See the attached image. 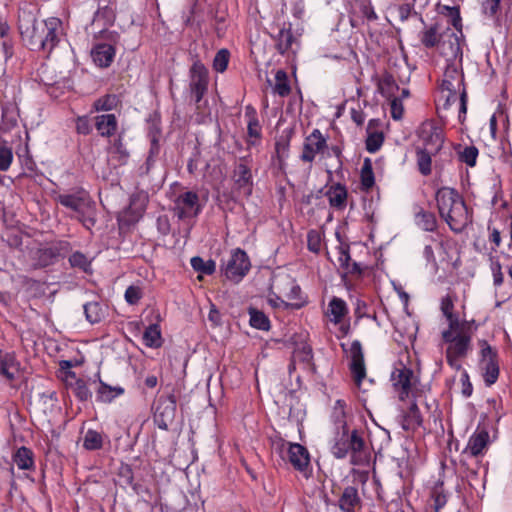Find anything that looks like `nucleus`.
<instances>
[{
	"label": "nucleus",
	"instance_id": "obj_1",
	"mask_svg": "<svg viewBox=\"0 0 512 512\" xmlns=\"http://www.w3.org/2000/svg\"><path fill=\"white\" fill-rule=\"evenodd\" d=\"M17 28L24 46L33 52L43 53L47 58L64 35L63 23L59 18L49 17L38 21L37 10L29 3L19 7Z\"/></svg>",
	"mask_w": 512,
	"mask_h": 512
},
{
	"label": "nucleus",
	"instance_id": "obj_2",
	"mask_svg": "<svg viewBox=\"0 0 512 512\" xmlns=\"http://www.w3.org/2000/svg\"><path fill=\"white\" fill-rule=\"evenodd\" d=\"M440 96L437 105L448 109L453 103L459 101L458 119L464 123L467 114L468 94L464 82V73L461 61H448L440 84Z\"/></svg>",
	"mask_w": 512,
	"mask_h": 512
},
{
	"label": "nucleus",
	"instance_id": "obj_3",
	"mask_svg": "<svg viewBox=\"0 0 512 512\" xmlns=\"http://www.w3.org/2000/svg\"><path fill=\"white\" fill-rule=\"evenodd\" d=\"M435 200L440 217L455 233H461L471 222L468 208L459 192L450 187L436 191Z\"/></svg>",
	"mask_w": 512,
	"mask_h": 512
},
{
	"label": "nucleus",
	"instance_id": "obj_4",
	"mask_svg": "<svg viewBox=\"0 0 512 512\" xmlns=\"http://www.w3.org/2000/svg\"><path fill=\"white\" fill-rule=\"evenodd\" d=\"M341 430H338L331 444V453L336 459H345L350 456V463L355 466L364 465L369 460V449L362 433L353 429L349 431L346 421H340Z\"/></svg>",
	"mask_w": 512,
	"mask_h": 512
},
{
	"label": "nucleus",
	"instance_id": "obj_5",
	"mask_svg": "<svg viewBox=\"0 0 512 512\" xmlns=\"http://www.w3.org/2000/svg\"><path fill=\"white\" fill-rule=\"evenodd\" d=\"M474 323V320H463L462 324L453 328L447 327L442 331V340L447 344L446 361L452 369L462 370L460 360L466 358L472 351V326Z\"/></svg>",
	"mask_w": 512,
	"mask_h": 512
},
{
	"label": "nucleus",
	"instance_id": "obj_6",
	"mask_svg": "<svg viewBox=\"0 0 512 512\" xmlns=\"http://www.w3.org/2000/svg\"><path fill=\"white\" fill-rule=\"evenodd\" d=\"M420 144L417 146L425 151L439 154L445 141L443 128L433 120H427L421 124L418 130Z\"/></svg>",
	"mask_w": 512,
	"mask_h": 512
},
{
	"label": "nucleus",
	"instance_id": "obj_7",
	"mask_svg": "<svg viewBox=\"0 0 512 512\" xmlns=\"http://www.w3.org/2000/svg\"><path fill=\"white\" fill-rule=\"evenodd\" d=\"M479 345L483 380L485 385L490 387L497 382L500 374L498 352L486 340L479 341Z\"/></svg>",
	"mask_w": 512,
	"mask_h": 512
},
{
	"label": "nucleus",
	"instance_id": "obj_8",
	"mask_svg": "<svg viewBox=\"0 0 512 512\" xmlns=\"http://www.w3.org/2000/svg\"><path fill=\"white\" fill-rule=\"evenodd\" d=\"M274 287L291 301L289 302L290 309L298 310L308 304L307 296L293 277L285 275L276 279Z\"/></svg>",
	"mask_w": 512,
	"mask_h": 512
},
{
	"label": "nucleus",
	"instance_id": "obj_9",
	"mask_svg": "<svg viewBox=\"0 0 512 512\" xmlns=\"http://www.w3.org/2000/svg\"><path fill=\"white\" fill-rule=\"evenodd\" d=\"M189 79L190 92L194 97L197 108H199V103L206 94L209 84L208 69L200 60L194 61L191 65L189 70Z\"/></svg>",
	"mask_w": 512,
	"mask_h": 512
},
{
	"label": "nucleus",
	"instance_id": "obj_10",
	"mask_svg": "<svg viewBox=\"0 0 512 512\" xmlns=\"http://www.w3.org/2000/svg\"><path fill=\"white\" fill-rule=\"evenodd\" d=\"M173 203L174 215L179 220L197 217L202 211L199 195L195 191L180 193L176 196Z\"/></svg>",
	"mask_w": 512,
	"mask_h": 512
},
{
	"label": "nucleus",
	"instance_id": "obj_11",
	"mask_svg": "<svg viewBox=\"0 0 512 512\" xmlns=\"http://www.w3.org/2000/svg\"><path fill=\"white\" fill-rule=\"evenodd\" d=\"M340 346L343 352L349 353L351 359L349 370L355 385L360 388L367 375L362 344L359 340H354L349 349H347L345 343H341Z\"/></svg>",
	"mask_w": 512,
	"mask_h": 512
},
{
	"label": "nucleus",
	"instance_id": "obj_12",
	"mask_svg": "<svg viewBox=\"0 0 512 512\" xmlns=\"http://www.w3.org/2000/svg\"><path fill=\"white\" fill-rule=\"evenodd\" d=\"M176 397L170 394L166 397H160L155 405L153 419L157 427L161 430H168L176 414Z\"/></svg>",
	"mask_w": 512,
	"mask_h": 512
},
{
	"label": "nucleus",
	"instance_id": "obj_13",
	"mask_svg": "<svg viewBox=\"0 0 512 512\" xmlns=\"http://www.w3.org/2000/svg\"><path fill=\"white\" fill-rule=\"evenodd\" d=\"M250 267L251 263L247 253L237 248L232 252L226 264L224 274L227 279L239 282L249 272Z\"/></svg>",
	"mask_w": 512,
	"mask_h": 512
},
{
	"label": "nucleus",
	"instance_id": "obj_14",
	"mask_svg": "<svg viewBox=\"0 0 512 512\" xmlns=\"http://www.w3.org/2000/svg\"><path fill=\"white\" fill-rule=\"evenodd\" d=\"M328 148L327 139L319 129H314L303 142L300 160L304 163L314 162L317 154H324Z\"/></svg>",
	"mask_w": 512,
	"mask_h": 512
},
{
	"label": "nucleus",
	"instance_id": "obj_15",
	"mask_svg": "<svg viewBox=\"0 0 512 512\" xmlns=\"http://www.w3.org/2000/svg\"><path fill=\"white\" fill-rule=\"evenodd\" d=\"M461 38L451 28H446L442 32V39L439 46V52L448 61L462 62V48L460 44Z\"/></svg>",
	"mask_w": 512,
	"mask_h": 512
},
{
	"label": "nucleus",
	"instance_id": "obj_16",
	"mask_svg": "<svg viewBox=\"0 0 512 512\" xmlns=\"http://www.w3.org/2000/svg\"><path fill=\"white\" fill-rule=\"evenodd\" d=\"M54 199L57 203L74 211L77 216L84 210H91L93 206L89 194L84 190H79L73 194H58Z\"/></svg>",
	"mask_w": 512,
	"mask_h": 512
},
{
	"label": "nucleus",
	"instance_id": "obj_17",
	"mask_svg": "<svg viewBox=\"0 0 512 512\" xmlns=\"http://www.w3.org/2000/svg\"><path fill=\"white\" fill-rule=\"evenodd\" d=\"M413 378V370L406 367L403 363H399V366L394 368L391 374V381L395 389L398 391L399 399L401 401H404L409 397Z\"/></svg>",
	"mask_w": 512,
	"mask_h": 512
},
{
	"label": "nucleus",
	"instance_id": "obj_18",
	"mask_svg": "<svg viewBox=\"0 0 512 512\" xmlns=\"http://www.w3.org/2000/svg\"><path fill=\"white\" fill-rule=\"evenodd\" d=\"M293 468L304 476H308L311 471L310 454L306 447L299 443H293L288 446L286 460Z\"/></svg>",
	"mask_w": 512,
	"mask_h": 512
},
{
	"label": "nucleus",
	"instance_id": "obj_19",
	"mask_svg": "<svg viewBox=\"0 0 512 512\" xmlns=\"http://www.w3.org/2000/svg\"><path fill=\"white\" fill-rule=\"evenodd\" d=\"M69 247L68 242H59L57 244L39 248L33 257L34 268H45L55 264L61 256V252Z\"/></svg>",
	"mask_w": 512,
	"mask_h": 512
},
{
	"label": "nucleus",
	"instance_id": "obj_20",
	"mask_svg": "<svg viewBox=\"0 0 512 512\" xmlns=\"http://www.w3.org/2000/svg\"><path fill=\"white\" fill-rule=\"evenodd\" d=\"M394 88L398 89V86L391 76L385 77L379 85L381 94L388 99H391L390 110L392 118L394 120H400L403 116L404 108L400 99L392 97Z\"/></svg>",
	"mask_w": 512,
	"mask_h": 512
},
{
	"label": "nucleus",
	"instance_id": "obj_21",
	"mask_svg": "<svg viewBox=\"0 0 512 512\" xmlns=\"http://www.w3.org/2000/svg\"><path fill=\"white\" fill-rule=\"evenodd\" d=\"M363 506L362 499L356 486H346L338 498V507L341 512H356Z\"/></svg>",
	"mask_w": 512,
	"mask_h": 512
},
{
	"label": "nucleus",
	"instance_id": "obj_22",
	"mask_svg": "<svg viewBox=\"0 0 512 512\" xmlns=\"http://www.w3.org/2000/svg\"><path fill=\"white\" fill-rule=\"evenodd\" d=\"M245 118L247 119V140L249 147L256 146L262 138V127L258 120L256 109L252 105L245 107Z\"/></svg>",
	"mask_w": 512,
	"mask_h": 512
},
{
	"label": "nucleus",
	"instance_id": "obj_23",
	"mask_svg": "<svg viewBox=\"0 0 512 512\" xmlns=\"http://www.w3.org/2000/svg\"><path fill=\"white\" fill-rule=\"evenodd\" d=\"M234 183L239 190H243L246 195H251L253 186V177L250 167L245 158H241L233 172Z\"/></svg>",
	"mask_w": 512,
	"mask_h": 512
},
{
	"label": "nucleus",
	"instance_id": "obj_24",
	"mask_svg": "<svg viewBox=\"0 0 512 512\" xmlns=\"http://www.w3.org/2000/svg\"><path fill=\"white\" fill-rule=\"evenodd\" d=\"M489 443V433L486 430L474 432L468 440L462 455L479 457L485 453Z\"/></svg>",
	"mask_w": 512,
	"mask_h": 512
},
{
	"label": "nucleus",
	"instance_id": "obj_25",
	"mask_svg": "<svg viewBox=\"0 0 512 512\" xmlns=\"http://www.w3.org/2000/svg\"><path fill=\"white\" fill-rule=\"evenodd\" d=\"M325 196L328 199L331 208L337 211H343L347 206L348 191L344 184L333 183L328 186Z\"/></svg>",
	"mask_w": 512,
	"mask_h": 512
},
{
	"label": "nucleus",
	"instance_id": "obj_26",
	"mask_svg": "<svg viewBox=\"0 0 512 512\" xmlns=\"http://www.w3.org/2000/svg\"><path fill=\"white\" fill-rule=\"evenodd\" d=\"M115 55V47L108 43H98L91 51L94 63L101 68L109 67L114 61Z\"/></svg>",
	"mask_w": 512,
	"mask_h": 512
},
{
	"label": "nucleus",
	"instance_id": "obj_27",
	"mask_svg": "<svg viewBox=\"0 0 512 512\" xmlns=\"http://www.w3.org/2000/svg\"><path fill=\"white\" fill-rule=\"evenodd\" d=\"M349 314V308L347 303L339 297L333 296L327 307V311L325 315L329 318V320L337 325L341 323Z\"/></svg>",
	"mask_w": 512,
	"mask_h": 512
},
{
	"label": "nucleus",
	"instance_id": "obj_28",
	"mask_svg": "<svg viewBox=\"0 0 512 512\" xmlns=\"http://www.w3.org/2000/svg\"><path fill=\"white\" fill-rule=\"evenodd\" d=\"M95 128L101 137L110 138L118 129V121L114 114H101L95 117Z\"/></svg>",
	"mask_w": 512,
	"mask_h": 512
},
{
	"label": "nucleus",
	"instance_id": "obj_29",
	"mask_svg": "<svg viewBox=\"0 0 512 512\" xmlns=\"http://www.w3.org/2000/svg\"><path fill=\"white\" fill-rule=\"evenodd\" d=\"M20 364L15 356L9 353L1 356L0 358V375L7 381L12 382L19 377Z\"/></svg>",
	"mask_w": 512,
	"mask_h": 512
},
{
	"label": "nucleus",
	"instance_id": "obj_30",
	"mask_svg": "<svg viewBox=\"0 0 512 512\" xmlns=\"http://www.w3.org/2000/svg\"><path fill=\"white\" fill-rule=\"evenodd\" d=\"M441 39L442 32H439L437 24L426 27L419 33V40L426 49H439Z\"/></svg>",
	"mask_w": 512,
	"mask_h": 512
},
{
	"label": "nucleus",
	"instance_id": "obj_31",
	"mask_svg": "<svg viewBox=\"0 0 512 512\" xmlns=\"http://www.w3.org/2000/svg\"><path fill=\"white\" fill-rule=\"evenodd\" d=\"M296 43V38L294 37L290 28H282L280 29L277 38H276V49L281 55H285L288 52L296 53V50L293 48V45Z\"/></svg>",
	"mask_w": 512,
	"mask_h": 512
},
{
	"label": "nucleus",
	"instance_id": "obj_32",
	"mask_svg": "<svg viewBox=\"0 0 512 512\" xmlns=\"http://www.w3.org/2000/svg\"><path fill=\"white\" fill-rule=\"evenodd\" d=\"M456 296L447 294L441 299L440 309L442 314L448 321V327L453 328L456 325L462 324L463 320H460L459 315L454 313V300Z\"/></svg>",
	"mask_w": 512,
	"mask_h": 512
},
{
	"label": "nucleus",
	"instance_id": "obj_33",
	"mask_svg": "<svg viewBox=\"0 0 512 512\" xmlns=\"http://www.w3.org/2000/svg\"><path fill=\"white\" fill-rule=\"evenodd\" d=\"M12 458L20 470H31L35 467L34 453L26 446L18 448Z\"/></svg>",
	"mask_w": 512,
	"mask_h": 512
},
{
	"label": "nucleus",
	"instance_id": "obj_34",
	"mask_svg": "<svg viewBox=\"0 0 512 512\" xmlns=\"http://www.w3.org/2000/svg\"><path fill=\"white\" fill-rule=\"evenodd\" d=\"M415 223L424 231L433 232L437 228V219L433 212L418 207L415 212Z\"/></svg>",
	"mask_w": 512,
	"mask_h": 512
},
{
	"label": "nucleus",
	"instance_id": "obj_35",
	"mask_svg": "<svg viewBox=\"0 0 512 512\" xmlns=\"http://www.w3.org/2000/svg\"><path fill=\"white\" fill-rule=\"evenodd\" d=\"M121 104L120 97L116 94L107 93L98 99H96L92 104V111L94 112H108L114 109Z\"/></svg>",
	"mask_w": 512,
	"mask_h": 512
},
{
	"label": "nucleus",
	"instance_id": "obj_36",
	"mask_svg": "<svg viewBox=\"0 0 512 512\" xmlns=\"http://www.w3.org/2000/svg\"><path fill=\"white\" fill-rule=\"evenodd\" d=\"M122 394H124V388L120 386H110L99 378L97 401L110 403Z\"/></svg>",
	"mask_w": 512,
	"mask_h": 512
},
{
	"label": "nucleus",
	"instance_id": "obj_37",
	"mask_svg": "<svg viewBox=\"0 0 512 512\" xmlns=\"http://www.w3.org/2000/svg\"><path fill=\"white\" fill-rule=\"evenodd\" d=\"M415 154L419 173L423 176H429L432 173V158L438 154L418 147H416Z\"/></svg>",
	"mask_w": 512,
	"mask_h": 512
},
{
	"label": "nucleus",
	"instance_id": "obj_38",
	"mask_svg": "<svg viewBox=\"0 0 512 512\" xmlns=\"http://www.w3.org/2000/svg\"><path fill=\"white\" fill-rule=\"evenodd\" d=\"M107 436L94 429H88L83 437L82 446L87 451L100 450Z\"/></svg>",
	"mask_w": 512,
	"mask_h": 512
},
{
	"label": "nucleus",
	"instance_id": "obj_39",
	"mask_svg": "<svg viewBox=\"0 0 512 512\" xmlns=\"http://www.w3.org/2000/svg\"><path fill=\"white\" fill-rule=\"evenodd\" d=\"M377 123H378V120H376V119H371L368 123V136L366 138L365 145H366V150L369 153H376L382 147V145L384 143V135L382 132H379V131L370 132V129L374 125H377Z\"/></svg>",
	"mask_w": 512,
	"mask_h": 512
},
{
	"label": "nucleus",
	"instance_id": "obj_40",
	"mask_svg": "<svg viewBox=\"0 0 512 512\" xmlns=\"http://www.w3.org/2000/svg\"><path fill=\"white\" fill-rule=\"evenodd\" d=\"M248 314L250 316L249 324L251 327L262 331L270 330L271 322L264 312L254 307H249Z\"/></svg>",
	"mask_w": 512,
	"mask_h": 512
},
{
	"label": "nucleus",
	"instance_id": "obj_41",
	"mask_svg": "<svg viewBox=\"0 0 512 512\" xmlns=\"http://www.w3.org/2000/svg\"><path fill=\"white\" fill-rule=\"evenodd\" d=\"M361 190L368 192L375 185V177L372 162L369 158H365L360 171Z\"/></svg>",
	"mask_w": 512,
	"mask_h": 512
},
{
	"label": "nucleus",
	"instance_id": "obj_42",
	"mask_svg": "<svg viewBox=\"0 0 512 512\" xmlns=\"http://www.w3.org/2000/svg\"><path fill=\"white\" fill-rule=\"evenodd\" d=\"M143 343L149 348H159L162 345L161 330L158 324H151L145 329Z\"/></svg>",
	"mask_w": 512,
	"mask_h": 512
},
{
	"label": "nucleus",
	"instance_id": "obj_43",
	"mask_svg": "<svg viewBox=\"0 0 512 512\" xmlns=\"http://www.w3.org/2000/svg\"><path fill=\"white\" fill-rule=\"evenodd\" d=\"M68 262L74 269H78L84 273H92V260L80 251L73 252L69 256Z\"/></svg>",
	"mask_w": 512,
	"mask_h": 512
},
{
	"label": "nucleus",
	"instance_id": "obj_44",
	"mask_svg": "<svg viewBox=\"0 0 512 512\" xmlns=\"http://www.w3.org/2000/svg\"><path fill=\"white\" fill-rule=\"evenodd\" d=\"M83 309L86 320L90 324H97L104 318L105 311L99 302H88L83 305Z\"/></svg>",
	"mask_w": 512,
	"mask_h": 512
},
{
	"label": "nucleus",
	"instance_id": "obj_45",
	"mask_svg": "<svg viewBox=\"0 0 512 512\" xmlns=\"http://www.w3.org/2000/svg\"><path fill=\"white\" fill-rule=\"evenodd\" d=\"M273 91L280 97H287L290 94L291 87L286 71L280 69L276 72Z\"/></svg>",
	"mask_w": 512,
	"mask_h": 512
},
{
	"label": "nucleus",
	"instance_id": "obj_46",
	"mask_svg": "<svg viewBox=\"0 0 512 512\" xmlns=\"http://www.w3.org/2000/svg\"><path fill=\"white\" fill-rule=\"evenodd\" d=\"M434 512H440L448 501V494L445 492L443 483L436 484L431 492Z\"/></svg>",
	"mask_w": 512,
	"mask_h": 512
},
{
	"label": "nucleus",
	"instance_id": "obj_47",
	"mask_svg": "<svg viewBox=\"0 0 512 512\" xmlns=\"http://www.w3.org/2000/svg\"><path fill=\"white\" fill-rule=\"evenodd\" d=\"M191 267L199 273L212 275L216 270V263L213 260L204 261L200 256H194L190 260Z\"/></svg>",
	"mask_w": 512,
	"mask_h": 512
},
{
	"label": "nucleus",
	"instance_id": "obj_48",
	"mask_svg": "<svg viewBox=\"0 0 512 512\" xmlns=\"http://www.w3.org/2000/svg\"><path fill=\"white\" fill-rule=\"evenodd\" d=\"M160 153V143H156V140L153 143H150V149L148 156L144 165L140 168L142 175H148L150 170L153 168L156 159Z\"/></svg>",
	"mask_w": 512,
	"mask_h": 512
},
{
	"label": "nucleus",
	"instance_id": "obj_49",
	"mask_svg": "<svg viewBox=\"0 0 512 512\" xmlns=\"http://www.w3.org/2000/svg\"><path fill=\"white\" fill-rule=\"evenodd\" d=\"M490 270L493 277V285L497 288L504 283V274L502 272V264L498 257L490 255Z\"/></svg>",
	"mask_w": 512,
	"mask_h": 512
},
{
	"label": "nucleus",
	"instance_id": "obj_50",
	"mask_svg": "<svg viewBox=\"0 0 512 512\" xmlns=\"http://www.w3.org/2000/svg\"><path fill=\"white\" fill-rule=\"evenodd\" d=\"M478 155L479 150L476 146H465L463 150L459 152V160L469 167H474L477 163Z\"/></svg>",
	"mask_w": 512,
	"mask_h": 512
},
{
	"label": "nucleus",
	"instance_id": "obj_51",
	"mask_svg": "<svg viewBox=\"0 0 512 512\" xmlns=\"http://www.w3.org/2000/svg\"><path fill=\"white\" fill-rule=\"evenodd\" d=\"M112 149H113V154L116 155L117 161L121 165H125L129 159L130 154L123 142L122 136H118V138H116L114 140Z\"/></svg>",
	"mask_w": 512,
	"mask_h": 512
},
{
	"label": "nucleus",
	"instance_id": "obj_52",
	"mask_svg": "<svg viewBox=\"0 0 512 512\" xmlns=\"http://www.w3.org/2000/svg\"><path fill=\"white\" fill-rule=\"evenodd\" d=\"M294 361H298L308 368L314 369L313 361V352L310 346H303L301 349H297L293 354Z\"/></svg>",
	"mask_w": 512,
	"mask_h": 512
},
{
	"label": "nucleus",
	"instance_id": "obj_53",
	"mask_svg": "<svg viewBox=\"0 0 512 512\" xmlns=\"http://www.w3.org/2000/svg\"><path fill=\"white\" fill-rule=\"evenodd\" d=\"M71 388L75 397L82 402L88 401L92 396L86 381L83 379H77Z\"/></svg>",
	"mask_w": 512,
	"mask_h": 512
},
{
	"label": "nucleus",
	"instance_id": "obj_54",
	"mask_svg": "<svg viewBox=\"0 0 512 512\" xmlns=\"http://www.w3.org/2000/svg\"><path fill=\"white\" fill-rule=\"evenodd\" d=\"M322 247V234L316 229H311L307 233V248L310 252L319 254Z\"/></svg>",
	"mask_w": 512,
	"mask_h": 512
},
{
	"label": "nucleus",
	"instance_id": "obj_55",
	"mask_svg": "<svg viewBox=\"0 0 512 512\" xmlns=\"http://www.w3.org/2000/svg\"><path fill=\"white\" fill-rule=\"evenodd\" d=\"M229 59V51L227 49H220L213 59V69L216 72L223 73L228 67Z\"/></svg>",
	"mask_w": 512,
	"mask_h": 512
},
{
	"label": "nucleus",
	"instance_id": "obj_56",
	"mask_svg": "<svg viewBox=\"0 0 512 512\" xmlns=\"http://www.w3.org/2000/svg\"><path fill=\"white\" fill-rule=\"evenodd\" d=\"M290 138L281 136L275 142V152L278 161L281 163L289 156Z\"/></svg>",
	"mask_w": 512,
	"mask_h": 512
},
{
	"label": "nucleus",
	"instance_id": "obj_57",
	"mask_svg": "<svg viewBox=\"0 0 512 512\" xmlns=\"http://www.w3.org/2000/svg\"><path fill=\"white\" fill-rule=\"evenodd\" d=\"M405 421L408 424V426H421L423 419L416 402H412L410 407L408 408V411L405 415Z\"/></svg>",
	"mask_w": 512,
	"mask_h": 512
},
{
	"label": "nucleus",
	"instance_id": "obj_58",
	"mask_svg": "<svg viewBox=\"0 0 512 512\" xmlns=\"http://www.w3.org/2000/svg\"><path fill=\"white\" fill-rule=\"evenodd\" d=\"M119 483L122 486H132L136 490L134 481L133 470L129 465L121 466L118 473Z\"/></svg>",
	"mask_w": 512,
	"mask_h": 512
},
{
	"label": "nucleus",
	"instance_id": "obj_59",
	"mask_svg": "<svg viewBox=\"0 0 512 512\" xmlns=\"http://www.w3.org/2000/svg\"><path fill=\"white\" fill-rule=\"evenodd\" d=\"M13 162V151L6 145H0V171H7Z\"/></svg>",
	"mask_w": 512,
	"mask_h": 512
},
{
	"label": "nucleus",
	"instance_id": "obj_60",
	"mask_svg": "<svg viewBox=\"0 0 512 512\" xmlns=\"http://www.w3.org/2000/svg\"><path fill=\"white\" fill-rule=\"evenodd\" d=\"M143 297V291L139 286L130 285L127 287L124 298L130 305H136Z\"/></svg>",
	"mask_w": 512,
	"mask_h": 512
},
{
	"label": "nucleus",
	"instance_id": "obj_61",
	"mask_svg": "<svg viewBox=\"0 0 512 512\" xmlns=\"http://www.w3.org/2000/svg\"><path fill=\"white\" fill-rule=\"evenodd\" d=\"M480 3L483 13L494 18L500 9L501 0H480Z\"/></svg>",
	"mask_w": 512,
	"mask_h": 512
},
{
	"label": "nucleus",
	"instance_id": "obj_62",
	"mask_svg": "<svg viewBox=\"0 0 512 512\" xmlns=\"http://www.w3.org/2000/svg\"><path fill=\"white\" fill-rule=\"evenodd\" d=\"M75 130L80 135H89L92 132V125L88 116H78L75 119Z\"/></svg>",
	"mask_w": 512,
	"mask_h": 512
},
{
	"label": "nucleus",
	"instance_id": "obj_63",
	"mask_svg": "<svg viewBox=\"0 0 512 512\" xmlns=\"http://www.w3.org/2000/svg\"><path fill=\"white\" fill-rule=\"evenodd\" d=\"M77 219L87 230H91L96 223L94 216V205L92 206L91 210H84L81 214H79Z\"/></svg>",
	"mask_w": 512,
	"mask_h": 512
},
{
	"label": "nucleus",
	"instance_id": "obj_64",
	"mask_svg": "<svg viewBox=\"0 0 512 512\" xmlns=\"http://www.w3.org/2000/svg\"><path fill=\"white\" fill-rule=\"evenodd\" d=\"M338 263L339 267L342 269L349 265V262L351 261L350 257V248L348 244L341 243L338 247Z\"/></svg>",
	"mask_w": 512,
	"mask_h": 512
}]
</instances>
